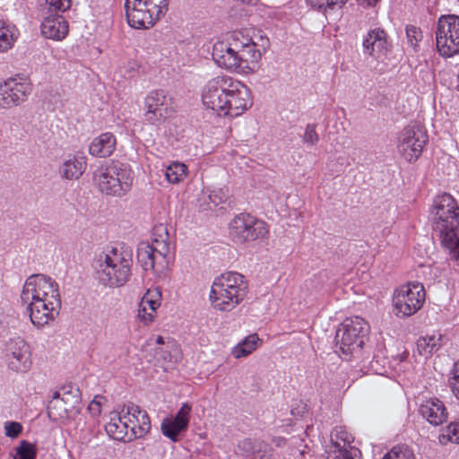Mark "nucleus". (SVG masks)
Instances as JSON below:
<instances>
[{
    "label": "nucleus",
    "mask_w": 459,
    "mask_h": 459,
    "mask_svg": "<svg viewBox=\"0 0 459 459\" xmlns=\"http://www.w3.org/2000/svg\"><path fill=\"white\" fill-rule=\"evenodd\" d=\"M406 37L408 44L415 50L418 49V43L422 39V31L419 27L413 25H407L406 29Z\"/></svg>",
    "instance_id": "40"
},
{
    "label": "nucleus",
    "mask_w": 459,
    "mask_h": 459,
    "mask_svg": "<svg viewBox=\"0 0 459 459\" xmlns=\"http://www.w3.org/2000/svg\"><path fill=\"white\" fill-rule=\"evenodd\" d=\"M438 438L442 445L448 442L459 444V420L451 422L446 428V434L439 435Z\"/></svg>",
    "instance_id": "38"
},
{
    "label": "nucleus",
    "mask_w": 459,
    "mask_h": 459,
    "mask_svg": "<svg viewBox=\"0 0 459 459\" xmlns=\"http://www.w3.org/2000/svg\"><path fill=\"white\" fill-rule=\"evenodd\" d=\"M209 200L215 206L226 203L229 198L228 191L223 188H217L210 192Z\"/></svg>",
    "instance_id": "41"
},
{
    "label": "nucleus",
    "mask_w": 459,
    "mask_h": 459,
    "mask_svg": "<svg viewBox=\"0 0 459 459\" xmlns=\"http://www.w3.org/2000/svg\"><path fill=\"white\" fill-rule=\"evenodd\" d=\"M169 0H141L137 4L150 10V13L158 21L169 9Z\"/></svg>",
    "instance_id": "29"
},
{
    "label": "nucleus",
    "mask_w": 459,
    "mask_h": 459,
    "mask_svg": "<svg viewBox=\"0 0 459 459\" xmlns=\"http://www.w3.org/2000/svg\"><path fill=\"white\" fill-rule=\"evenodd\" d=\"M262 46H263V49H264V50H265L266 46H265V45H264V44H263Z\"/></svg>",
    "instance_id": "60"
},
{
    "label": "nucleus",
    "mask_w": 459,
    "mask_h": 459,
    "mask_svg": "<svg viewBox=\"0 0 459 459\" xmlns=\"http://www.w3.org/2000/svg\"><path fill=\"white\" fill-rule=\"evenodd\" d=\"M382 459H415L413 450L407 445L394 446Z\"/></svg>",
    "instance_id": "32"
},
{
    "label": "nucleus",
    "mask_w": 459,
    "mask_h": 459,
    "mask_svg": "<svg viewBox=\"0 0 459 459\" xmlns=\"http://www.w3.org/2000/svg\"><path fill=\"white\" fill-rule=\"evenodd\" d=\"M5 359L13 371L27 372L31 367L30 346L21 337L10 339L5 345Z\"/></svg>",
    "instance_id": "15"
},
{
    "label": "nucleus",
    "mask_w": 459,
    "mask_h": 459,
    "mask_svg": "<svg viewBox=\"0 0 459 459\" xmlns=\"http://www.w3.org/2000/svg\"><path fill=\"white\" fill-rule=\"evenodd\" d=\"M122 418V423L121 425L123 426L122 427V429L126 430V433L127 432V428L129 427V425L127 424L126 421H124V420L126 418V416H123L121 417Z\"/></svg>",
    "instance_id": "55"
},
{
    "label": "nucleus",
    "mask_w": 459,
    "mask_h": 459,
    "mask_svg": "<svg viewBox=\"0 0 459 459\" xmlns=\"http://www.w3.org/2000/svg\"><path fill=\"white\" fill-rule=\"evenodd\" d=\"M240 37L243 39V40L240 39L241 47L238 53L240 67H246L249 64H256L261 59V50L256 48V44L251 39H245L242 34Z\"/></svg>",
    "instance_id": "26"
},
{
    "label": "nucleus",
    "mask_w": 459,
    "mask_h": 459,
    "mask_svg": "<svg viewBox=\"0 0 459 459\" xmlns=\"http://www.w3.org/2000/svg\"><path fill=\"white\" fill-rule=\"evenodd\" d=\"M153 313L154 312L152 311L147 312V307L140 304L138 316L142 321L145 322L146 324L151 323L153 319Z\"/></svg>",
    "instance_id": "48"
},
{
    "label": "nucleus",
    "mask_w": 459,
    "mask_h": 459,
    "mask_svg": "<svg viewBox=\"0 0 459 459\" xmlns=\"http://www.w3.org/2000/svg\"><path fill=\"white\" fill-rule=\"evenodd\" d=\"M156 343L157 344H163L164 343V339L162 336L159 335L157 338H156Z\"/></svg>",
    "instance_id": "57"
},
{
    "label": "nucleus",
    "mask_w": 459,
    "mask_h": 459,
    "mask_svg": "<svg viewBox=\"0 0 459 459\" xmlns=\"http://www.w3.org/2000/svg\"><path fill=\"white\" fill-rule=\"evenodd\" d=\"M122 418L119 416L117 421H110L105 426L106 432L114 439L121 440L126 435V430L122 429Z\"/></svg>",
    "instance_id": "39"
},
{
    "label": "nucleus",
    "mask_w": 459,
    "mask_h": 459,
    "mask_svg": "<svg viewBox=\"0 0 459 459\" xmlns=\"http://www.w3.org/2000/svg\"><path fill=\"white\" fill-rule=\"evenodd\" d=\"M126 414L132 416L128 420L134 424L130 427L134 434L139 433L140 436L147 433L151 429V420L148 413L142 410L138 405L131 403L126 406Z\"/></svg>",
    "instance_id": "22"
},
{
    "label": "nucleus",
    "mask_w": 459,
    "mask_h": 459,
    "mask_svg": "<svg viewBox=\"0 0 459 459\" xmlns=\"http://www.w3.org/2000/svg\"><path fill=\"white\" fill-rule=\"evenodd\" d=\"M273 442H274L275 446H281L286 443V439L283 437H278V438H274Z\"/></svg>",
    "instance_id": "53"
},
{
    "label": "nucleus",
    "mask_w": 459,
    "mask_h": 459,
    "mask_svg": "<svg viewBox=\"0 0 459 459\" xmlns=\"http://www.w3.org/2000/svg\"><path fill=\"white\" fill-rule=\"evenodd\" d=\"M262 40L263 41L265 40V43L268 44V39H262Z\"/></svg>",
    "instance_id": "59"
},
{
    "label": "nucleus",
    "mask_w": 459,
    "mask_h": 459,
    "mask_svg": "<svg viewBox=\"0 0 459 459\" xmlns=\"http://www.w3.org/2000/svg\"><path fill=\"white\" fill-rule=\"evenodd\" d=\"M98 398H99V397H98V396H96V397L94 398V400H92V401L90 403V404H89V406H88V410H89V411L91 412V414L92 416H99V415L100 414V411H101V410H100L101 403H100V402L98 400Z\"/></svg>",
    "instance_id": "49"
},
{
    "label": "nucleus",
    "mask_w": 459,
    "mask_h": 459,
    "mask_svg": "<svg viewBox=\"0 0 459 459\" xmlns=\"http://www.w3.org/2000/svg\"><path fill=\"white\" fill-rule=\"evenodd\" d=\"M258 341L259 338L256 333L248 335L233 349L232 354L237 359L247 356L255 349V344Z\"/></svg>",
    "instance_id": "31"
},
{
    "label": "nucleus",
    "mask_w": 459,
    "mask_h": 459,
    "mask_svg": "<svg viewBox=\"0 0 459 459\" xmlns=\"http://www.w3.org/2000/svg\"><path fill=\"white\" fill-rule=\"evenodd\" d=\"M191 411V405H189L187 403H183L179 411L177 412L176 416L174 417L177 419L178 421L181 420H188L189 421V415Z\"/></svg>",
    "instance_id": "47"
},
{
    "label": "nucleus",
    "mask_w": 459,
    "mask_h": 459,
    "mask_svg": "<svg viewBox=\"0 0 459 459\" xmlns=\"http://www.w3.org/2000/svg\"><path fill=\"white\" fill-rule=\"evenodd\" d=\"M436 45L442 56L450 57L459 54V16L449 14L438 19Z\"/></svg>",
    "instance_id": "7"
},
{
    "label": "nucleus",
    "mask_w": 459,
    "mask_h": 459,
    "mask_svg": "<svg viewBox=\"0 0 459 459\" xmlns=\"http://www.w3.org/2000/svg\"><path fill=\"white\" fill-rule=\"evenodd\" d=\"M369 333L367 321L359 316L346 318L337 328L334 342L336 353L346 360L359 355Z\"/></svg>",
    "instance_id": "5"
},
{
    "label": "nucleus",
    "mask_w": 459,
    "mask_h": 459,
    "mask_svg": "<svg viewBox=\"0 0 459 459\" xmlns=\"http://www.w3.org/2000/svg\"><path fill=\"white\" fill-rule=\"evenodd\" d=\"M439 341L440 337L437 339L435 335L420 337L416 343L418 353L425 357L431 355L440 348Z\"/></svg>",
    "instance_id": "30"
},
{
    "label": "nucleus",
    "mask_w": 459,
    "mask_h": 459,
    "mask_svg": "<svg viewBox=\"0 0 459 459\" xmlns=\"http://www.w3.org/2000/svg\"><path fill=\"white\" fill-rule=\"evenodd\" d=\"M232 84V78L230 76H217L210 80L202 92V101L207 108L223 113L226 108L229 87Z\"/></svg>",
    "instance_id": "12"
},
{
    "label": "nucleus",
    "mask_w": 459,
    "mask_h": 459,
    "mask_svg": "<svg viewBox=\"0 0 459 459\" xmlns=\"http://www.w3.org/2000/svg\"><path fill=\"white\" fill-rule=\"evenodd\" d=\"M290 412L295 417H302L307 412V405L300 403L297 408L291 409Z\"/></svg>",
    "instance_id": "50"
},
{
    "label": "nucleus",
    "mask_w": 459,
    "mask_h": 459,
    "mask_svg": "<svg viewBox=\"0 0 459 459\" xmlns=\"http://www.w3.org/2000/svg\"><path fill=\"white\" fill-rule=\"evenodd\" d=\"M143 119L150 125H158L174 112L173 100L164 90L151 91L144 98Z\"/></svg>",
    "instance_id": "10"
},
{
    "label": "nucleus",
    "mask_w": 459,
    "mask_h": 459,
    "mask_svg": "<svg viewBox=\"0 0 459 459\" xmlns=\"http://www.w3.org/2000/svg\"><path fill=\"white\" fill-rule=\"evenodd\" d=\"M62 397V387L60 390L53 393L52 400L49 402L48 406V415L49 417L52 414H55L56 417L63 418L65 415L63 414V402H61Z\"/></svg>",
    "instance_id": "36"
},
{
    "label": "nucleus",
    "mask_w": 459,
    "mask_h": 459,
    "mask_svg": "<svg viewBox=\"0 0 459 459\" xmlns=\"http://www.w3.org/2000/svg\"><path fill=\"white\" fill-rule=\"evenodd\" d=\"M138 1L126 0L125 9L128 24L135 29L152 27L157 20L150 13V10L140 7Z\"/></svg>",
    "instance_id": "17"
},
{
    "label": "nucleus",
    "mask_w": 459,
    "mask_h": 459,
    "mask_svg": "<svg viewBox=\"0 0 459 459\" xmlns=\"http://www.w3.org/2000/svg\"><path fill=\"white\" fill-rule=\"evenodd\" d=\"M316 126L315 124H308L303 136V141L307 144L315 145L319 141V136L316 131Z\"/></svg>",
    "instance_id": "42"
},
{
    "label": "nucleus",
    "mask_w": 459,
    "mask_h": 459,
    "mask_svg": "<svg viewBox=\"0 0 459 459\" xmlns=\"http://www.w3.org/2000/svg\"><path fill=\"white\" fill-rule=\"evenodd\" d=\"M21 300L31 323L38 328L54 321L61 308L58 285L45 274H32L26 280Z\"/></svg>",
    "instance_id": "1"
},
{
    "label": "nucleus",
    "mask_w": 459,
    "mask_h": 459,
    "mask_svg": "<svg viewBox=\"0 0 459 459\" xmlns=\"http://www.w3.org/2000/svg\"><path fill=\"white\" fill-rule=\"evenodd\" d=\"M425 300L424 287L420 282L408 283L396 290L393 303L397 316L404 317L415 314Z\"/></svg>",
    "instance_id": "9"
},
{
    "label": "nucleus",
    "mask_w": 459,
    "mask_h": 459,
    "mask_svg": "<svg viewBox=\"0 0 459 459\" xmlns=\"http://www.w3.org/2000/svg\"><path fill=\"white\" fill-rule=\"evenodd\" d=\"M347 1L348 0H307L311 7L322 12L342 8Z\"/></svg>",
    "instance_id": "35"
},
{
    "label": "nucleus",
    "mask_w": 459,
    "mask_h": 459,
    "mask_svg": "<svg viewBox=\"0 0 459 459\" xmlns=\"http://www.w3.org/2000/svg\"><path fill=\"white\" fill-rule=\"evenodd\" d=\"M31 91L28 82L9 79L0 84V108H10L24 102Z\"/></svg>",
    "instance_id": "16"
},
{
    "label": "nucleus",
    "mask_w": 459,
    "mask_h": 459,
    "mask_svg": "<svg viewBox=\"0 0 459 459\" xmlns=\"http://www.w3.org/2000/svg\"><path fill=\"white\" fill-rule=\"evenodd\" d=\"M63 412L65 417H69L68 413H79L80 404L82 402L81 391L74 384H67L62 386Z\"/></svg>",
    "instance_id": "23"
},
{
    "label": "nucleus",
    "mask_w": 459,
    "mask_h": 459,
    "mask_svg": "<svg viewBox=\"0 0 459 459\" xmlns=\"http://www.w3.org/2000/svg\"><path fill=\"white\" fill-rule=\"evenodd\" d=\"M41 33L47 39L60 40L68 33V23L62 15L50 14L41 23Z\"/></svg>",
    "instance_id": "20"
},
{
    "label": "nucleus",
    "mask_w": 459,
    "mask_h": 459,
    "mask_svg": "<svg viewBox=\"0 0 459 459\" xmlns=\"http://www.w3.org/2000/svg\"><path fill=\"white\" fill-rule=\"evenodd\" d=\"M85 157H74L63 163L60 172L66 179H78L86 169Z\"/></svg>",
    "instance_id": "28"
},
{
    "label": "nucleus",
    "mask_w": 459,
    "mask_h": 459,
    "mask_svg": "<svg viewBox=\"0 0 459 459\" xmlns=\"http://www.w3.org/2000/svg\"><path fill=\"white\" fill-rule=\"evenodd\" d=\"M13 43V35L9 26L0 20V52L6 51L11 48Z\"/></svg>",
    "instance_id": "37"
},
{
    "label": "nucleus",
    "mask_w": 459,
    "mask_h": 459,
    "mask_svg": "<svg viewBox=\"0 0 459 459\" xmlns=\"http://www.w3.org/2000/svg\"><path fill=\"white\" fill-rule=\"evenodd\" d=\"M22 431V425L17 421H6L4 423V433L6 437L15 438Z\"/></svg>",
    "instance_id": "43"
},
{
    "label": "nucleus",
    "mask_w": 459,
    "mask_h": 459,
    "mask_svg": "<svg viewBox=\"0 0 459 459\" xmlns=\"http://www.w3.org/2000/svg\"><path fill=\"white\" fill-rule=\"evenodd\" d=\"M268 234L266 223L248 213L237 215L230 223V235L238 243L264 238Z\"/></svg>",
    "instance_id": "8"
},
{
    "label": "nucleus",
    "mask_w": 459,
    "mask_h": 459,
    "mask_svg": "<svg viewBox=\"0 0 459 459\" xmlns=\"http://www.w3.org/2000/svg\"><path fill=\"white\" fill-rule=\"evenodd\" d=\"M248 284L245 276L236 272H228L217 277L211 288L210 300L220 311H231L247 295Z\"/></svg>",
    "instance_id": "4"
},
{
    "label": "nucleus",
    "mask_w": 459,
    "mask_h": 459,
    "mask_svg": "<svg viewBox=\"0 0 459 459\" xmlns=\"http://www.w3.org/2000/svg\"><path fill=\"white\" fill-rule=\"evenodd\" d=\"M227 94V107L223 110V115L238 117L253 105L251 91L239 81L232 79Z\"/></svg>",
    "instance_id": "14"
},
{
    "label": "nucleus",
    "mask_w": 459,
    "mask_h": 459,
    "mask_svg": "<svg viewBox=\"0 0 459 459\" xmlns=\"http://www.w3.org/2000/svg\"><path fill=\"white\" fill-rule=\"evenodd\" d=\"M137 261L144 271L153 270L158 257L165 258V255L161 251H158L155 247L147 242H141L137 247Z\"/></svg>",
    "instance_id": "25"
},
{
    "label": "nucleus",
    "mask_w": 459,
    "mask_h": 459,
    "mask_svg": "<svg viewBox=\"0 0 459 459\" xmlns=\"http://www.w3.org/2000/svg\"><path fill=\"white\" fill-rule=\"evenodd\" d=\"M419 412L428 422L434 426L443 424L448 418L444 403L437 397L426 399L420 405Z\"/></svg>",
    "instance_id": "18"
},
{
    "label": "nucleus",
    "mask_w": 459,
    "mask_h": 459,
    "mask_svg": "<svg viewBox=\"0 0 459 459\" xmlns=\"http://www.w3.org/2000/svg\"><path fill=\"white\" fill-rule=\"evenodd\" d=\"M362 47L364 55L374 56L376 51L387 52L391 44L387 40L386 32L383 29L375 28L368 31L363 39Z\"/></svg>",
    "instance_id": "19"
},
{
    "label": "nucleus",
    "mask_w": 459,
    "mask_h": 459,
    "mask_svg": "<svg viewBox=\"0 0 459 459\" xmlns=\"http://www.w3.org/2000/svg\"><path fill=\"white\" fill-rule=\"evenodd\" d=\"M96 266L99 281L106 287L124 286L131 276L132 251L123 247H112L100 255Z\"/></svg>",
    "instance_id": "3"
},
{
    "label": "nucleus",
    "mask_w": 459,
    "mask_h": 459,
    "mask_svg": "<svg viewBox=\"0 0 459 459\" xmlns=\"http://www.w3.org/2000/svg\"><path fill=\"white\" fill-rule=\"evenodd\" d=\"M152 294L151 290H149L142 299L141 304L144 306H148L152 312H155L157 307L160 306L159 299H150V295Z\"/></svg>",
    "instance_id": "45"
},
{
    "label": "nucleus",
    "mask_w": 459,
    "mask_h": 459,
    "mask_svg": "<svg viewBox=\"0 0 459 459\" xmlns=\"http://www.w3.org/2000/svg\"><path fill=\"white\" fill-rule=\"evenodd\" d=\"M454 379H459V360L454 365Z\"/></svg>",
    "instance_id": "52"
},
{
    "label": "nucleus",
    "mask_w": 459,
    "mask_h": 459,
    "mask_svg": "<svg viewBox=\"0 0 459 459\" xmlns=\"http://www.w3.org/2000/svg\"><path fill=\"white\" fill-rule=\"evenodd\" d=\"M116 137L111 133H103L96 137L89 147V152L93 156L108 157L115 151Z\"/></svg>",
    "instance_id": "24"
},
{
    "label": "nucleus",
    "mask_w": 459,
    "mask_h": 459,
    "mask_svg": "<svg viewBox=\"0 0 459 459\" xmlns=\"http://www.w3.org/2000/svg\"><path fill=\"white\" fill-rule=\"evenodd\" d=\"M433 229L438 232L442 246L451 259H459V206L455 199L444 193L437 196L433 206Z\"/></svg>",
    "instance_id": "2"
},
{
    "label": "nucleus",
    "mask_w": 459,
    "mask_h": 459,
    "mask_svg": "<svg viewBox=\"0 0 459 459\" xmlns=\"http://www.w3.org/2000/svg\"><path fill=\"white\" fill-rule=\"evenodd\" d=\"M358 454H359V451L353 447H351V449L342 448L338 450V455L335 456V459H355Z\"/></svg>",
    "instance_id": "46"
},
{
    "label": "nucleus",
    "mask_w": 459,
    "mask_h": 459,
    "mask_svg": "<svg viewBox=\"0 0 459 459\" xmlns=\"http://www.w3.org/2000/svg\"><path fill=\"white\" fill-rule=\"evenodd\" d=\"M37 448L35 445L27 440H22L16 447V455L12 459H36Z\"/></svg>",
    "instance_id": "34"
},
{
    "label": "nucleus",
    "mask_w": 459,
    "mask_h": 459,
    "mask_svg": "<svg viewBox=\"0 0 459 459\" xmlns=\"http://www.w3.org/2000/svg\"><path fill=\"white\" fill-rule=\"evenodd\" d=\"M188 428V420L178 421L177 419L166 418L162 420L160 429L162 434L172 442L179 440V434Z\"/></svg>",
    "instance_id": "27"
},
{
    "label": "nucleus",
    "mask_w": 459,
    "mask_h": 459,
    "mask_svg": "<svg viewBox=\"0 0 459 459\" xmlns=\"http://www.w3.org/2000/svg\"><path fill=\"white\" fill-rule=\"evenodd\" d=\"M186 170L185 164L175 162L167 168L165 175L169 182L176 184L186 177Z\"/></svg>",
    "instance_id": "33"
},
{
    "label": "nucleus",
    "mask_w": 459,
    "mask_h": 459,
    "mask_svg": "<svg viewBox=\"0 0 459 459\" xmlns=\"http://www.w3.org/2000/svg\"><path fill=\"white\" fill-rule=\"evenodd\" d=\"M428 141L429 136L421 125L410 124L400 134L398 150L407 161L414 162Z\"/></svg>",
    "instance_id": "11"
},
{
    "label": "nucleus",
    "mask_w": 459,
    "mask_h": 459,
    "mask_svg": "<svg viewBox=\"0 0 459 459\" xmlns=\"http://www.w3.org/2000/svg\"><path fill=\"white\" fill-rule=\"evenodd\" d=\"M46 3L50 12H65L70 7V0H46Z\"/></svg>",
    "instance_id": "44"
},
{
    "label": "nucleus",
    "mask_w": 459,
    "mask_h": 459,
    "mask_svg": "<svg viewBox=\"0 0 459 459\" xmlns=\"http://www.w3.org/2000/svg\"><path fill=\"white\" fill-rule=\"evenodd\" d=\"M94 178L102 193L122 196L130 190L134 178L128 164L112 160L106 167H100Z\"/></svg>",
    "instance_id": "6"
},
{
    "label": "nucleus",
    "mask_w": 459,
    "mask_h": 459,
    "mask_svg": "<svg viewBox=\"0 0 459 459\" xmlns=\"http://www.w3.org/2000/svg\"><path fill=\"white\" fill-rule=\"evenodd\" d=\"M239 450L251 454V459H274V450L271 445L253 438H244L238 445Z\"/></svg>",
    "instance_id": "21"
},
{
    "label": "nucleus",
    "mask_w": 459,
    "mask_h": 459,
    "mask_svg": "<svg viewBox=\"0 0 459 459\" xmlns=\"http://www.w3.org/2000/svg\"><path fill=\"white\" fill-rule=\"evenodd\" d=\"M233 2H236L237 4H250L252 0H232Z\"/></svg>",
    "instance_id": "56"
},
{
    "label": "nucleus",
    "mask_w": 459,
    "mask_h": 459,
    "mask_svg": "<svg viewBox=\"0 0 459 459\" xmlns=\"http://www.w3.org/2000/svg\"><path fill=\"white\" fill-rule=\"evenodd\" d=\"M239 36H241L240 32H235L230 42L218 41L213 45L212 56L219 66L225 69L240 68Z\"/></svg>",
    "instance_id": "13"
},
{
    "label": "nucleus",
    "mask_w": 459,
    "mask_h": 459,
    "mask_svg": "<svg viewBox=\"0 0 459 459\" xmlns=\"http://www.w3.org/2000/svg\"><path fill=\"white\" fill-rule=\"evenodd\" d=\"M455 382L450 383V386L455 396L459 399V379H454Z\"/></svg>",
    "instance_id": "51"
},
{
    "label": "nucleus",
    "mask_w": 459,
    "mask_h": 459,
    "mask_svg": "<svg viewBox=\"0 0 459 459\" xmlns=\"http://www.w3.org/2000/svg\"><path fill=\"white\" fill-rule=\"evenodd\" d=\"M407 356H408V352H404V353L403 354V358H406Z\"/></svg>",
    "instance_id": "58"
},
{
    "label": "nucleus",
    "mask_w": 459,
    "mask_h": 459,
    "mask_svg": "<svg viewBox=\"0 0 459 459\" xmlns=\"http://www.w3.org/2000/svg\"><path fill=\"white\" fill-rule=\"evenodd\" d=\"M151 292L150 299H159L160 297V293L158 290H151Z\"/></svg>",
    "instance_id": "54"
}]
</instances>
